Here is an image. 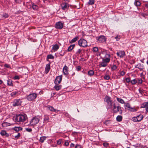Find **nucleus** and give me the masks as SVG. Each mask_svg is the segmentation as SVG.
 I'll return each instance as SVG.
<instances>
[{
  "label": "nucleus",
  "mask_w": 148,
  "mask_h": 148,
  "mask_svg": "<svg viewBox=\"0 0 148 148\" xmlns=\"http://www.w3.org/2000/svg\"><path fill=\"white\" fill-rule=\"evenodd\" d=\"M15 2L18 3H20L21 2V0H15Z\"/></svg>",
  "instance_id": "obj_59"
},
{
  "label": "nucleus",
  "mask_w": 148,
  "mask_h": 148,
  "mask_svg": "<svg viewBox=\"0 0 148 148\" xmlns=\"http://www.w3.org/2000/svg\"><path fill=\"white\" fill-rule=\"evenodd\" d=\"M74 146V144L73 143H71L70 145L71 147H73Z\"/></svg>",
  "instance_id": "obj_63"
},
{
  "label": "nucleus",
  "mask_w": 148,
  "mask_h": 148,
  "mask_svg": "<svg viewBox=\"0 0 148 148\" xmlns=\"http://www.w3.org/2000/svg\"><path fill=\"white\" fill-rule=\"evenodd\" d=\"M57 143L58 145H60L61 144V141L60 140H58L57 142Z\"/></svg>",
  "instance_id": "obj_62"
},
{
  "label": "nucleus",
  "mask_w": 148,
  "mask_h": 148,
  "mask_svg": "<svg viewBox=\"0 0 148 148\" xmlns=\"http://www.w3.org/2000/svg\"><path fill=\"white\" fill-rule=\"evenodd\" d=\"M95 3V0H89L88 3L89 5H92L94 4Z\"/></svg>",
  "instance_id": "obj_39"
},
{
  "label": "nucleus",
  "mask_w": 148,
  "mask_h": 148,
  "mask_svg": "<svg viewBox=\"0 0 148 148\" xmlns=\"http://www.w3.org/2000/svg\"><path fill=\"white\" fill-rule=\"evenodd\" d=\"M38 94L35 93L30 94L27 96L26 98L29 101H31L34 100L37 97Z\"/></svg>",
  "instance_id": "obj_3"
},
{
  "label": "nucleus",
  "mask_w": 148,
  "mask_h": 148,
  "mask_svg": "<svg viewBox=\"0 0 148 148\" xmlns=\"http://www.w3.org/2000/svg\"><path fill=\"white\" fill-rule=\"evenodd\" d=\"M61 8L63 10H67L69 7V4L66 3H63L61 4Z\"/></svg>",
  "instance_id": "obj_9"
},
{
  "label": "nucleus",
  "mask_w": 148,
  "mask_h": 148,
  "mask_svg": "<svg viewBox=\"0 0 148 148\" xmlns=\"http://www.w3.org/2000/svg\"><path fill=\"white\" fill-rule=\"evenodd\" d=\"M116 54L120 58H123L125 56V53L124 51H119L116 53Z\"/></svg>",
  "instance_id": "obj_13"
},
{
  "label": "nucleus",
  "mask_w": 148,
  "mask_h": 148,
  "mask_svg": "<svg viewBox=\"0 0 148 148\" xmlns=\"http://www.w3.org/2000/svg\"><path fill=\"white\" fill-rule=\"evenodd\" d=\"M13 118L15 122L20 123L25 122L27 119V115L24 113L17 114L14 116Z\"/></svg>",
  "instance_id": "obj_1"
},
{
  "label": "nucleus",
  "mask_w": 148,
  "mask_h": 148,
  "mask_svg": "<svg viewBox=\"0 0 148 148\" xmlns=\"http://www.w3.org/2000/svg\"><path fill=\"white\" fill-rule=\"evenodd\" d=\"M22 102V101L20 99H15L12 102V105L14 107L21 106Z\"/></svg>",
  "instance_id": "obj_7"
},
{
  "label": "nucleus",
  "mask_w": 148,
  "mask_h": 148,
  "mask_svg": "<svg viewBox=\"0 0 148 148\" xmlns=\"http://www.w3.org/2000/svg\"><path fill=\"white\" fill-rule=\"evenodd\" d=\"M14 79H19L20 78L18 75H16L14 77Z\"/></svg>",
  "instance_id": "obj_56"
},
{
  "label": "nucleus",
  "mask_w": 148,
  "mask_h": 148,
  "mask_svg": "<svg viewBox=\"0 0 148 148\" xmlns=\"http://www.w3.org/2000/svg\"><path fill=\"white\" fill-rule=\"evenodd\" d=\"M93 51L94 52H97L98 51V48L97 47H94L93 48Z\"/></svg>",
  "instance_id": "obj_42"
},
{
  "label": "nucleus",
  "mask_w": 148,
  "mask_h": 148,
  "mask_svg": "<svg viewBox=\"0 0 148 148\" xmlns=\"http://www.w3.org/2000/svg\"><path fill=\"white\" fill-rule=\"evenodd\" d=\"M62 79V75L57 76L56 77L54 81L55 84L57 85H58L61 82Z\"/></svg>",
  "instance_id": "obj_10"
},
{
  "label": "nucleus",
  "mask_w": 148,
  "mask_h": 148,
  "mask_svg": "<svg viewBox=\"0 0 148 148\" xmlns=\"http://www.w3.org/2000/svg\"><path fill=\"white\" fill-rule=\"evenodd\" d=\"M47 59H53L54 58V57L53 56L52 54H49L47 56Z\"/></svg>",
  "instance_id": "obj_33"
},
{
  "label": "nucleus",
  "mask_w": 148,
  "mask_h": 148,
  "mask_svg": "<svg viewBox=\"0 0 148 148\" xmlns=\"http://www.w3.org/2000/svg\"><path fill=\"white\" fill-rule=\"evenodd\" d=\"M143 82V80L142 79H139L138 80V82L139 83L141 84Z\"/></svg>",
  "instance_id": "obj_61"
},
{
  "label": "nucleus",
  "mask_w": 148,
  "mask_h": 148,
  "mask_svg": "<svg viewBox=\"0 0 148 148\" xmlns=\"http://www.w3.org/2000/svg\"><path fill=\"white\" fill-rule=\"evenodd\" d=\"M126 81L127 83H129L130 82H131L130 79L129 77H127L126 78Z\"/></svg>",
  "instance_id": "obj_54"
},
{
  "label": "nucleus",
  "mask_w": 148,
  "mask_h": 148,
  "mask_svg": "<svg viewBox=\"0 0 148 148\" xmlns=\"http://www.w3.org/2000/svg\"><path fill=\"white\" fill-rule=\"evenodd\" d=\"M62 72L63 74L64 75L69 74V68L66 65H65L63 69Z\"/></svg>",
  "instance_id": "obj_11"
},
{
  "label": "nucleus",
  "mask_w": 148,
  "mask_h": 148,
  "mask_svg": "<svg viewBox=\"0 0 148 148\" xmlns=\"http://www.w3.org/2000/svg\"><path fill=\"white\" fill-rule=\"evenodd\" d=\"M94 71L92 70H90L88 72V74L90 76H92L94 74Z\"/></svg>",
  "instance_id": "obj_29"
},
{
  "label": "nucleus",
  "mask_w": 148,
  "mask_h": 148,
  "mask_svg": "<svg viewBox=\"0 0 148 148\" xmlns=\"http://www.w3.org/2000/svg\"><path fill=\"white\" fill-rule=\"evenodd\" d=\"M49 119V118L48 116L46 115L44 119V121H48Z\"/></svg>",
  "instance_id": "obj_40"
},
{
  "label": "nucleus",
  "mask_w": 148,
  "mask_h": 148,
  "mask_svg": "<svg viewBox=\"0 0 148 148\" xmlns=\"http://www.w3.org/2000/svg\"><path fill=\"white\" fill-rule=\"evenodd\" d=\"M0 134L2 136H5L6 137L9 136V134L5 130H2L0 133Z\"/></svg>",
  "instance_id": "obj_16"
},
{
  "label": "nucleus",
  "mask_w": 148,
  "mask_h": 148,
  "mask_svg": "<svg viewBox=\"0 0 148 148\" xmlns=\"http://www.w3.org/2000/svg\"><path fill=\"white\" fill-rule=\"evenodd\" d=\"M17 93H18L17 92H16V91L13 92L11 93L10 95H11V96L12 97H15Z\"/></svg>",
  "instance_id": "obj_37"
},
{
  "label": "nucleus",
  "mask_w": 148,
  "mask_h": 148,
  "mask_svg": "<svg viewBox=\"0 0 148 148\" xmlns=\"http://www.w3.org/2000/svg\"><path fill=\"white\" fill-rule=\"evenodd\" d=\"M110 60V58H105L103 59V61L107 63L109 62Z\"/></svg>",
  "instance_id": "obj_38"
},
{
  "label": "nucleus",
  "mask_w": 148,
  "mask_h": 148,
  "mask_svg": "<svg viewBox=\"0 0 148 148\" xmlns=\"http://www.w3.org/2000/svg\"><path fill=\"white\" fill-rule=\"evenodd\" d=\"M119 73L121 75L123 76L125 75V72L123 71H119Z\"/></svg>",
  "instance_id": "obj_43"
},
{
  "label": "nucleus",
  "mask_w": 148,
  "mask_h": 148,
  "mask_svg": "<svg viewBox=\"0 0 148 148\" xmlns=\"http://www.w3.org/2000/svg\"><path fill=\"white\" fill-rule=\"evenodd\" d=\"M79 38L78 36H76L70 42V43H72L76 42L78 40Z\"/></svg>",
  "instance_id": "obj_27"
},
{
  "label": "nucleus",
  "mask_w": 148,
  "mask_h": 148,
  "mask_svg": "<svg viewBox=\"0 0 148 148\" xmlns=\"http://www.w3.org/2000/svg\"><path fill=\"white\" fill-rule=\"evenodd\" d=\"M11 124L9 123L6 122H4L2 124V126L4 127H6L8 126H10Z\"/></svg>",
  "instance_id": "obj_21"
},
{
  "label": "nucleus",
  "mask_w": 148,
  "mask_h": 148,
  "mask_svg": "<svg viewBox=\"0 0 148 148\" xmlns=\"http://www.w3.org/2000/svg\"><path fill=\"white\" fill-rule=\"evenodd\" d=\"M7 81V84L8 85L10 86H13V84L12 79H8Z\"/></svg>",
  "instance_id": "obj_23"
},
{
  "label": "nucleus",
  "mask_w": 148,
  "mask_h": 148,
  "mask_svg": "<svg viewBox=\"0 0 148 148\" xmlns=\"http://www.w3.org/2000/svg\"><path fill=\"white\" fill-rule=\"evenodd\" d=\"M108 65V64L106 63L103 61H102V62H101L99 64V66L100 67H105L107 66Z\"/></svg>",
  "instance_id": "obj_19"
},
{
  "label": "nucleus",
  "mask_w": 148,
  "mask_h": 148,
  "mask_svg": "<svg viewBox=\"0 0 148 148\" xmlns=\"http://www.w3.org/2000/svg\"><path fill=\"white\" fill-rule=\"evenodd\" d=\"M81 67L80 66H79L76 67V70L77 71H79L81 69Z\"/></svg>",
  "instance_id": "obj_49"
},
{
  "label": "nucleus",
  "mask_w": 148,
  "mask_h": 148,
  "mask_svg": "<svg viewBox=\"0 0 148 148\" xmlns=\"http://www.w3.org/2000/svg\"><path fill=\"white\" fill-rule=\"evenodd\" d=\"M105 101H106L107 103V106L109 107H108V109L109 108H110L112 107V106L113 102L110 97L106 96L105 97Z\"/></svg>",
  "instance_id": "obj_2"
},
{
  "label": "nucleus",
  "mask_w": 148,
  "mask_h": 148,
  "mask_svg": "<svg viewBox=\"0 0 148 148\" xmlns=\"http://www.w3.org/2000/svg\"><path fill=\"white\" fill-rule=\"evenodd\" d=\"M132 120L134 122H138V120L136 117H133L132 118Z\"/></svg>",
  "instance_id": "obj_45"
},
{
  "label": "nucleus",
  "mask_w": 148,
  "mask_h": 148,
  "mask_svg": "<svg viewBox=\"0 0 148 148\" xmlns=\"http://www.w3.org/2000/svg\"><path fill=\"white\" fill-rule=\"evenodd\" d=\"M103 145L104 146V147H107L109 146V144L108 143H103Z\"/></svg>",
  "instance_id": "obj_44"
},
{
  "label": "nucleus",
  "mask_w": 148,
  "mask_h": 148,
  "mask_svg": "<svg viewBox=\"0 0 148 148\" xmlns=\"http://www.w3.org/2000/svg\"><path fill=\"white\" fill-rule=\"evenodd\" d=\"M63 27V24L61 22H59L56 23V27L58 29H61Z\"/></svg>",
  "instance_id": "obj_14"
},
{
  "label": "nucleus",
  "mask_w": 148,
  "mask_h": 148,
  "mask_svg": "<svg viewBox=\"0 0 148 148\" xmlns=\"http://www.w3.org/2000/svg\"><path fill=\"white\" fill-rule=\"evenodd\" d=\"M26 130L29 132H31L32 131V130L30 128H27L25 129Z\"/></svg>",
  "instance_id": "obj_52"
},
{
  "label": "nucleus",
  "mask_w": 148,
  "mask_h": 148,
  "mask_svg": "<svg viewBox=\"0 0 148 148\" xmlns=\"http://www.w3.org/2000/svg\"><path fill=\"white\" fill-rule=\"evenodd\" d=\"M138 90L139 91V92L141 94H142L143 92V90L141 88H139L138 89Z\"/></svg>",
  "instance_id": "obj_55"
},
{
  "label": "nucleus",
  "mask_w": 148,
  "mask_h": 148,
  "mask_svg": "<svg viewBox=\"0 0 148 148\" xmlns=\"http://www.w3.org/2000/svg\"><path fill=\"white\" fill-rule=\"evenodd\" d=\"M40 119L37 117L35 116L30 121V124L32 126H34L36 125L39 122Z\"/></svg>",
  "instance_id": "obj_5"
},
{
  "label": "nucleus",
  "mask_w": 148,
  "mask_h": 148,
  "mask_svg": "<svg viewBox=\"0 0 148 148\" xmlns=\"http://www.w3.org/2000/svg\"><path fill=\"white\" fill-rule=\"evenodd\" d=\"M46 137L45 136H42L40 137L39 140L40 141L41 143H43L44 141L46 139Z\"/></svg>",
  "instance_id": "obj_34"
},
{
  "label": "nucleus",
  "mask_w": 148,
  "mask_h": 148,
  "mask_svg": "<svg viewBox=\"0 0 148 148\" xmlns=\"http://www.w3.org/2000/svg\"><path fill=\"white\" fill-rule=\"evenodd\" d=\"M110 77L109 75H106L104 77V79L106 80H108L110 79Z\"/></svg>",
  "instance_id": "obj_41"
},
{
  "label": "nucleus",
  "mask_w": 148,
  "mask_h": 148,
  "mask_svg": "<svg viewBox=\"0 0 148 148\" xmlns=\"http://www.w3.org/2000/svg\"><path fill=\"white\" fill-rule=\"evenodd\" d=\"M47 107L49 110L51 111L55 112L56 110L52 106H48Z\"/></svg>",
  "instance_id": "obj_32"
},
{
  "label": "nucleus",
  "mask_w": 148,
  "mask_h": 148,
  "mask_svg": "<svg viewBox=\"0 0 148 148\" xmlns=\"http://www.w3.org/2000/svg\"><path fill=\"white\" fill-rule=\"evenodd\" d=\"M73 49L72 47L70 45L68 48L67 51H71Z\"/></svg>",
  "instance_id": "obj_47"
},
{
  "label": "nucleus",
  "mask_w": 148,
  "mask_h": 148,
  "mask_svg": "<svg viewBox=\"0 0 148 148\" xmlns=\"http://www.w3.org/2000/svg\"><path fill=\"white\" fill-rule=\"evenodd\" d=\"M143 116L142 115L140 114L137 116L138 120V122H139L141 121L143 118Z\"/></svg>",
  "instance_id": "obj_24"
},
{
  "label": "nucleus",
  "mask_w": 148,
  "mask_h": 148,
  "mask_svg": "<svg viewBox=\"0 0 148 148\" xmlns=\"http://www.w3.org/2000/svg\"><path fill=\"white\" fill-rule=\"evenodd\" d=\"M111 68L112 71H114L117 68V66L115 65H114L112 66Z\"/></svg>",
  "instance_id": "obj_35"
},
{
  "label": "nucleus",
  "mask_w": 148,
  "mask_h": 148,
  "mask_svg": "<svg viewBox=\"0 0 148 148\" xmlns=\"http://www.w3.org/2000/svg\"><path fill=\"white\" fill-rule=\"evenodd\" d=\"M135 67L139 69L140 71L142 70L145 68L143 64H141L140 63L137 64L135 66Z\"/></svg>",
  "instance_id": "obj_15"
},
{
  "label": "nucleus",
  "mask_w": 148,
  "mask_h": 148,
  "mask_svg": "<svg viewBox=\"0 0 148 148\" xmlns=\"http://www.w3.org/2000/svg\"><path fill=\"white\" fill-rule=\"evenodd\" d=\"M148 106V102L143 103L141 105V107L142 108H146Z\"/></svg>",
  "instance_id": "obj_30"
},
{
  "label": "nucleus",
  "mask_w": 148,
  "mask_h": 148,
  "mask_svg": "<svg viewBox=\"0 0 148 148\" xmlns=\"http://www.w3.org/2000/svg\"><path fill=\"white\" fill-rule=\"evenodd\" d=\"M32 8L34 10H37L38 9V6L37 5H35L34 3H32Z\"/></svg>",
  "instance_id": "obj_22"
},
{
  "label": "nucleus",
  "mask_w": 148,
  "mask_h": 148,
  "mask_svg": "<svg viewBox=\"0 0 148 148\" xmlns=\"http://www.w3.org/2000/svg\"><path fill=\"white\" fill-rule=\"evenodd\" d=\"M137 82V80L135 79H134L131 81V83L132 85H134Z\"/></svg>",
  "instance_id": "obj_36"
},
{
  "label": "nucleus",
  "mask_w": 148,
  "mask_h": 148,
  "mask_svg": "<svg viewBox=\"0 0 148 148\" xmlns=\"http://www.w3.org/2000/svg\"><path fill=\"white\" fill-rule=\"evenodd\" d=\"M81 145H80L76 144L75 147V148H81Z\"/></svg>",
  "instance_id": "obj_53"
},
{
  "label": "nucleus",
  "mask_w": 148,
  "mask_h": 148,
  "mask_svg": "<svg viewBox=\"0 0 148 148\" xmlns=\"http://www.w3.org/2000/svg\"><path fill=\"white\" fill-rule=\"evenodd\" d=\"M134 4L136 6L138 7L140 6L141 5V3L140 1H139L135 0L134 2Z\"/></svg>",
  "instance_id": "obj_26"
},
{
  "label": "nucleus",
  "mask_w": 148,
  "mask_h": 148,
  "mask_svg": "<svg viewBox=\"0 0 148 148\" xmlns=\"http://www.w3.org/2000/svg\"><path fill=\"white\" fill-rule=\"evenodd\" d=\"M79 45L84 47H86L87 45V41L84 39H80L78 41Z\"/></svg>",
  "instance_id": "obj_6"
},
{
  "label": "nucleus",
  "mask_w": 148,
  "mask_h": 148,
  "mask_svg": "<svg viewBox=\"0 0 148 148\" xmlns=\"http://www.w3.org/2000/svg\"><path fill=\"white\" fill-rule=\"evenodd\" d=\"M110 122L109 121H106L105 122H104V124H106V125H107Z\"/></svg>",
  "instance_id": "obj_57"
},
{
  "label": "nucleus",
  "mask_w": 148,
  "mask_h": 148,
  "mask_svg": "<svg viewBox=\"0 0 148 148\" xmlns=\"http://www.w3.org/2000/svg\"><path fill=\"white\" fill-rule=\"evenodd\" d=\"M20 135L21 134L20 133H18L17 135L15 136H14V137L16 139H18L19 138L20 136Z\"/></svg>",
  "instance_id": "obj_50"
},
{
  "label": "nucleus",
  "mask_w": 148,
  "mask_h": 148,
  "mask_svg": "<svg viewBox=\"0 0 148 148\" xmlns=\"http://www.w3.org/2000/svg\"><path fill=\"white\" fill-rule=\"evenodd\" d=\"M61 85H56L54 86L55 89L57 91L60 90L61 88Z\"/></svg>",
  "instance_id": "obj_31"
},
{
  "label": "nucleus",
  "mask_w": 148,
  "mask_h": 148,
  "mask_svg": "<svg viewBox=\"0 0 148 148\" xmlns=\"http://www.w3.org/2000/svg\"><path fill=\"white\" fill-rule=\"evenodd\" d=\"M125 108L127 109L128 110L131 111L132 112H135L136 111L135 109L131 107L130 104L128 103H124Z\"/></svg>",
  "instance_id": "obj_8"
},
{
  "label": "nucleus",
  "mask_w": 148,
  "mask_h": 148,
  "mask_svg": "<svg viewBox=\"0 0 148 148\" xmlns=\"http://www.w3.org/2000/svg\"><path fill=\"white\" fill-rule=\"evenodd\" d=\"M4 66L7 68H10V69H11V68L10 67V65L7 64H5Z\"/></svg>",
  "instance_id": "obj_46"
},
{
  "label": "nucleus",
  "mask_w": 148,
  "mask_h": 148,
  "mask_svg": "<svg viewBox=\"0 0 148 148\" xmlns=\"http://www.w3.org/2000/svg\"><path fill=\"white\" fill-rule=\"evenodd\" d=\"M98 41L100 42H105L106 41V38L103 36H101L99 37L97 39Z\"/></svg>",
  "instance_id": "obj_12"
},
{
  "label": "nucleus",
  "mask_w": 148,
  "mask_h": 148,
  "mask_svg": "<svg viewBox=\"0 0 148 148\" xmlns=\"http://www.w3.org/2000/svg\"><path fill=\"white\" fill-rule=\"evenodd\" d=\"M69 143L68 142H65L64 143V145L66 146H68L69 145Z\"/></svg>",
  "instance_id": "obj_60"
},
{
  "label": "nucleus",
  "mask_w": 148,
  "mask_h": 148,
  "mask_svg": "<svg viewBox=\"0 0 148 148\" xmlns=\"http://www.w3.org/2000/svg\"><path fill=\"white\" fill-rule=\"evenodd\" d=\"M116 99L117 101L119 103L122 104H124L125 103L124 101L121 98L117 97Z\"/></svg>",
  "instance_id": "obj_28"
},
{
  "label": "nucleus",
  "mask_w": 148,
  "mask_h": 148,
  "mask_svg": "<svg viewBox=\"0 0 148 148\" xmlns=\"http://www.w3.org/2000/svg\"><path fill=\"white\" fill-rule=\"evenodd\" d=\"M56 94V92H52L51 93V95L52 96H53L54 95H55Z\"/></svg>",
  "instance_id": "obj_64"
},
{
  "label": "nucleus",
  "mask_w": 148,
  "mask_h": 148,
  "mask_svg": "<svg viewBox=\"0 0 148 148\" xmlns=\"http://www.w3.org/2000/svg\"><path fill=\"white\" fill-rule=\"evenodd\" d=\"M114 108L112 111L114 113H116L118 112H119V114H121L122 113V110L121 109V107L120 106H116L115 104H113Z\"/></svg>",
  "instance_id": "obj_4"
},
{
  "label": "nucleus",
  "mask_w": 148,
  "mask_h": 148,
  "mask_svg": "<svg viewBox=\"0 0 148 148\" xmlns=\"http://www.w3.org/2000/svg\"><path fill=\"white\" fill-rule=\"evenodd\" d=\"M122 116L121 115H118L116 118V120L118 122H121L122 121Z\"/></svg>",
  "instance_id": "obj_25"
},
{
  "label": "nucleus",
  "mask_w": 148,
  "mask_h": 148,
  "mask_svg": "<svg viewBox=\"0 0 148 148\" xmlns=\"http://www.w3.org/2000/svg\"><path fill=\"white\" fill-rule=\"evenodd\" d=\"M59 48V46L57 44L53 45L51 51H53L54 52L56 51H57Z\"/></svg>",
  "instance_id": "obj_17"
},
{
  "label": "nucleus",
  "mask_w": 148,
  "mask_h": 148,
  "mask_svg": "<svg viewBox=\"0 0 148 148\" xmlns=\"http://www.w3.org/2000/svg\"><path fill=\"white\" fill-rule=\"evenodd\" d=\"M120 38L121 37L120 36L117 35L116 37H115V38L117 41H119Z\"/></svg>",
  "instance_id": "obj_51"
},
{
  "label": "nucleus",
  "mask_w": 148,
  "mask_h": 148,
  "mask_svg": "<svg viewBox=\"0 0 148 148\" xmlns=\"http://www.w3.org/2000/svg\"><path fill=\"white\" fill-rule=\"evenodd\" d=\"M82 50L80 49H79L77 51L76 53L78 54H80Z\"/></svg>",
  "instance_id": "obj_58"
},
{
  "label": "nucleus",
  "mask_w": 148,
  "mask_h": 148,
  "mask_svg": "<svg viewBox=\"0 0 148 148\" xmlns=\"http://www.w3.org/2000/svg\"><path fill=\"white\" fill-rule=\"evenodd\" d=\"M50 69V64H47L46 65L45 72L46 74H47L49 71Z\"/></svg>",
  "instance_id": "obj_18"
},
{
  "label": "nucleus",
  "mask_w": 148,
  "mask_h": 148,
  "mask_svg": "<svg viewBox=\"0 0 148 148\" xmlns=\"http://www.w3.org/2000/svg\"><path fill=\"white\" fill-rule=\"evenodd\" d=\"M13 129L14 130H15L17 132L20 131H21L23 130L22 128L21 127H14L13 128Z\"/></svg>",
  "instance_id": "obj_20"
},
{
  "label": "nucleus",
  "mask_w": 148,
  "mask_h": 148,
  "mask_svg": "<svg viewBox=\"0 0 148 148\" xmlns=\"http://www.w3.org/2000/svg\"><path fill=\"white\" fill-rule=\"evenodd\" d=\"M110 55L109 54H106L105 55V58H110Z\"/></svg>",
  "instance_id": "obj_48"
}]
</instances>
